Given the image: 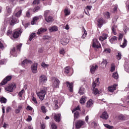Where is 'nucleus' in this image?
<instances>
[{
  "label": "nucleus",
  "mask_w": 129,
  "mask_h": 129,
  "mask_svg": "<svg viewBox=\"0 0 129 129\" xmlns=\"http://www.w3.org/2000/svg\"><path fill=\"white\" fill-rule=\"evenodd\" d=\"M21 48H22V44H20L17 46V50H19V51L21 50Z\"/></svg>",
  "instance_id": "63"
},
{
  "label": "nucleus",
  "mask_w": 129,
  "mask_h": 129,
  "mask_svg": "<svg viewBox=\"0 0 129 129\" xmlns=\"http://www.w3.org/2000/svg\"><path fill=\"white\" fill-rule=\"evenodd\" d=\"M24 94V89L22 90L18 94L19 96L20 97H22L23 96V94Z\"/></svg>",
  "instance_id": "53"
},
{
  "label": "nucleus",
  "mask_w": 129,
  "mask_h": 129,
  "mask_svg": "<svg viewBox=\"0 0 129 129\" xmlns=\"http://www.w3.org/2000/svg\"><path fill=\"white\" fill-rule=\"evenodd\" d=\"M27 64H32V61L25 59L22 62L21 65L23 67H25Z\"/></svg>",
  "instance_id": "18"
},
{
  "label": "nucleus",
  "mask_w": 129,
  "mask_h": 129,
  "mask_svg": "<svg viewBox=\"0 0 129 129\" xmlns=\"http://www.w3.org/2000/svg\"><path fill=\"white\" fill-rule=\"evenodd\" d=\"M109 115L107 113H103L102 114L100 117L101 118H102L103 119H107V118H108L109 117Z\"/></svg>",
  "instance_id": "30"
},
{
  "label": "nucleus",
  "mask_w": 129,
  "mask_h": 129,
  "mask_svg": "<svg viewBox=\"0 0 129 129\" xmlns=\"http://www.w3.org/2000/svg\"><path fill=\"white\" fill-rule=\"evenodd\" d=\"M115 70V66H114V64L112 63L111 66V72H113Z\"/></svg>",
  "instance_id": "45"
},
{
  "label": "nucleus",
  "mask_w": 129,
  "mask_h": 129,
  "mask_svg": "<svg viewBox=\"0 0 129 129\" xmlns=\"http://www.w3.org/2000/svg\"><path fill=\"white\" fill-rule=\"evenodd\" d=\"M61 114H55L54 116V120L56 121V122H59L61 121Z\"/></svg>",
  "instance_id": "15"
},
{
  "label": "nucleus",
  "mask_w": 129,
  "mask_h": 129,
  "mask_svg": "<svg viewBox=\"0 0 129 129\" xmlns=\"http://www.w3.org/2000/svg\"><path fill=\"white\" fill-rule=\"evenodd\" d=\"M11 54H12V55H13L14 54H15V53H16V47H13V49L11 50V51H10Z\"/></svg>",
  "instance_id": "51"
},
{
  "label": "nucleus",
  "mask_w": 129,
  "mask_h": 129,
  "mask_svg": "<svg viewBox=\"0 0 129 129\" xmlns=\"http://www.w3.org/2000/svg\"><path fill=\"white\" fill-rule=\"evenodd\" d=\"M105 18H107V19H109V12H106L105 13Z\"/></svg>",
  "instance_id": "59"
},
{
  "label": "nucleus",
  "mask_w": 129,
  "mask_h": 129,
  "mask_svg": "<svg viewBox=\"0 0 129 129\" xmlns=\"http://www.w3.org/2000/svg\"><path fill=\"white\" fill-rule=\"evenodd\" d=\"M31 96V99L32 101H33L35 104H38V101H37V99H36V97H35V93H32Z\"/></svg>",
  "instance_id": "25"
},
{
  "label": "nucleus",
  "mask_w": 129,
  "mask_h": 129,
  "mask_svg": "<svg viewBox=\"0 0 129 129\" xmlns=\"http://www.w3.org/2000/svg\"><path fill=\"white\" fill-rule=\"evenodd\" d=\"M16 87L17 86L16 85V84H12L6 88V90L9 92H13V90L16 89Z\"/></svg>",
  "instance_id": "8"
},
{
  "label": "nucleus",
  "mask_w": 129,
  "mask_h": 129,
  "mask_svg": "<svg viewBox=\"0 0 129 129\" xmlns=\"http://www.w3.org/2000/svg\"><path fill=\"white\" fill-rule=\"evenodd\" d=\"M118 119H119L120 120H124L125 118H124V116H123V115L121 114L118 116Z\"/></svg>",
  "instance_id": "46"
},
{
  "label": "nucleus",
  "mask_w": 129,
  "mask_h": 129,
  "mask_svg": "<svg viewBox=\"0 0 129 129\" xmlns=\"http://www.w3.org/2000/svg\"><path fill=\"white\" fill-rule=\"evenodd\" d=\"M39 20V17H35L33 18V21L31 22V25H35L37 23V21Z\"/></svg>",
  "instance_id": "36"
},
{
  "label": "nucleus",
  "mask_w": 129,
  "mask_h": 129,
  "mask_svg": "<svg viewBox=\"0 0 129 129\" xmlns=\"http://www.w3.org/2000/svg\"><path fill=\"white\" fill-rule=\"evenodd\" d=\"M117 19H118V16H115L114 18H113V19H112L113 23L116 22V21H117Z\"/></svg>",
  "instance_id": "58"
},
{
  "label": "nucleus",
  "mask_w": 129,
  "mask_h": 129,
  "mask_svg": "<svg viewBox=\"0 0 129 129\" xmlns=\"http://www.w3.org/2000/svg\"><path fill=\"white\" fill-rule=\"evenodd\" d=\"M98 68L97 65H93L90 66V72L92 74H94V72L96 71V69Z\"/></svg>",
  "instance_id": "13"
},
{
  "label": "nucleus",
  "mask_w": 129,
  "mask_h": 129,
  "mask_svg": "<svg viewBox=\"0 0 129 129\" xmlns=\"http://www.w3.org/2000/svg\"><path fill=\"white\" fill-rule=\"evenodd\" d=\"M48 81V79H47V77L44 75H42L39 77V82L40 83L42 84L43 83H46Z\"/></svg>",
  "instance_id": "9"
},
{
  "label": "nucleus",
  "mask_w": 129,
  "mask_h": 129,
  "mask_svg": "<svg viewBox=\"0 0 129 129\" xmlns=\"http://www.w3.org/2000/svg\"><path fill=\"white\" fill-rule=\"evenodd\" d=\"M111 50L109 48H105L104 50V52L105 53H110Z\"/></svg>",
  "instance_id": "54"
},
{
  "label": "nucleus",
  "mask_w": 129,
  "mask_h": 129,
  "mask_svg": "<svg viewBox=\"0 0 129 129\" xmlns=\"http://www.w3.org/2000/svg\"><path fill=\"white\" fill-rule=\"evenodd\" d=\"M69 43V39H66L63 41L61 42V44L63 45V46H65V45H67Z\"/></svg>",
  "instance_id": "39"
},
{
  "label": "nucleus",
  "mask_w": 129,
  "mask_h": 129,
  "mask_svg": "<svg viewBox=\"0 0 129 129\" xmlns=\"http://www.w3.org/2000/svg\"><path fill=\"white\" fill-rule=\"evenodd\" d=\"M41 109L43 113H46V112H47V110L46 109V107L45 106H42Z\"/></svg>",
  "instance_id": "44"
},
{
  "label": "nucleus",
  "mask_w": 129,
  "mask_h": 129,
  "mask_svg": "<svg viewBox=\"0 0 129 129\" xmlns=\"http://www.w3.org/2000/svg\"><path fill=\"white\" fill-rule=\"evenodd\" d=\"M93 105V100L90 99L89 101H87L86 103V106L88 108L91 107Z\"/></svg>",
  "instance_id": "23"
},
{
  "label": "nucleus",
  "mask_w": 129,
  "mask_h": 129,
  "mask_svg": "<svg viewBox=\"0 0 129 129\" xmlns=\"http://www.w3.org/2000/svg\"><path fill=\"white\" fill-rule=\"evenodd\" d=\"M7 36H9L10 37V38L12 39L13 38L12 35H13V30H12V28H9V30L7 31Z\"/></svg>",
  "instance_id": "26"
},
{
  "label": "nucleus",
  "mask_w": 129,
  "mask_h": 129,
  "mask_svg": "<svg viewBox=\"0 0 129 129\" xmlns=\"http://www.w3.org/2000/svg\"><path fill=\"white\" fill-rule=\"evenodd\" d=\"M11 110H12V107H7L6 108V112L9 113L10 112V111H11Z\"/></svg>",
  "instance_id": "57"
},
{
  "label": "nucleus",
  "mask_w": 129,
  "mask_h": 129,
  "mask_svg": "<svg viewBox=\"0 0 129 129\" xmlns=\"http://www.w3.org/2000/svg\"><path fill=\"white\" fill-rule=\"evenodd\" d=\"M48 29L50 32H56V31H58V28L55 26L50 27Z\"/></svg>",
  "instance_id": "24"
},
{
  "label": "nucleus",
  "mask_w": 129,
  "mask_h": 129,
  "mask_svg": "<svg viewBox=\"0 0 129 129\" xmlns=\"http://www.w3.org/2000/svg\"><path fill=\"white\" fill-rule=\"evenodd\" d=\"M79 93L80 95H83L85 93V89L81 87L79 89Z\"/></svg>",
  "instance_id": "29"
},
{
  "label": "nucleus",
  "mask_w": 129,
  "mask_h": 129,
  "mask_svg": "<svg viewBox=\"0 0 129 129\" xmlns=\"http://www.w3.org/2000/svg\"><path fill=\"white\" fill-rule=\"evenodd\" d=\"M40 4V0H34L33 2L34 5H39Z\"/></svg>",
  "instance_id": "56"
},
{
  "label": "nucleus",
  "mask_w": 129,
  "mask_h": 129,
  "mask_svg": "<svg viewBox=\"0 0 129 129\" xmlns=\"http://www.w3.org/2000/svg\"><path fill=\"white\" fill-rule=\"evenodd\" d=\"M41 66L43 68H46V67H48L49 66V64H47L46 63H45L44 62H42L41 63Z\"/></svg>",
  "instance_id": "55"
},
{
  "label": "nucleus",
  "mask_w": 129,
  "mask_h": 129,
  "mask_svg": "<svg viewBox=\"0 0 129 129\" xmlns=\"http://www.w3.org/2000/svg\"><path fill=\"white\" fill-rule=\"evenodd\" d=\"M116 86L117 85L114 84L113 86H111L108 87L109 92H113L114 90H116Z\"/></svg>",
  "instance_id": "12"
},
{
  "label": "nucleus",
  "mask_w": 129,
  "mask_h": 129,
  "mask_svg": "<svg viewBox=\"0 0 129 129\" xmlns=\"http://www.w3.org/2000/svg\"><path fill=\"white\" fill-rule=\"evenodd\" d=\"M51 127L52 129H57V125H56V124L54 123H52L51 125Z\"/></svg>",
  "instance_id": "48"
},
{
  "label": "nucleus",
  "mask_w": 129,
  "mask_h": 129,
  "mask_svg": "<svg viewBox=\"0 0 129 129\" xmlns=\"http://www.w3.org/2000/svg\"><path fill=\"white\" fill-rule=\"evenodd\" d=\"M54 109H58L59 107H60V103H59V101L57 99L54 100Z\"/></svg>",
  "instance_id": "16"
},
{
  "label": "nucleus",
  "mask_w": 129,
  "mask_h": 129,
  "mask_svg": "<svg viewBox=\"0 0 129 129\" xmlns=\"http://www.w3.org/2000/svg\"><path fill=\"white\" fill-rule=\"evenodd\" d=\"M21 34H22V30L20 29H16L13 34V37L14 39H18Z\"/></svg>",
  "instance_id": "5"
},
{
  "label": "nucleus",
  "mask_w": 129,
  "mask_h": 129,
  "mask_svg": "<svg viewBox=\"0 0 129 129\" xmlns=\"http://www.w3.org/2000/svg\"><path fill=\"white\" fill-rule=\"evenodd\" d=\"M84 124H85V122L84 121L79 120L76 123V128H80Z\"/></svg>",
  "instance_id": "10"
},
{
  "label": "nucleus",
  "mask_w": 129,
  "mask_h": 129,
  "mask_svg": "<svg viewBox=\"0 0 129 129\" xmlns=\"http://www.w3.org/2000/svg\"><path fill=\"white\" fill-rule=\"evenodd\" d=\"M0 101L2 103H7V99L4 97L1 98Z\"/></svg>",
  "instance_id": "41"
},
{
  "label": "nucleus",
  "mask_w": 129,
  "mask_h": 129,
  "mask_svg": "<svg viewBox=\"0 0 129 129\" xmlns=\"http://www.w3.org/2000/svg\"><path fill=\"white\" fill-rule=\"evenodd\" d=\"M49 15H51V11H50L49 10H46L44 11V17L45 18H47L48 16H49Z\"/></svg>",
  "instance_id": "35"
},
{
  "label": "nucleus",
  "mask_w": 129,
  "mask_h": 129,
  "mask_svg": "<svg viewBox=\"0 0 129 129\" xmlns=\"http://www.w3.org/2000/svg\"><path fill=\"white\" fill-rule=\"evenodd\" d=\"M116 28H117V26L116 25H113V26L112 27V31L114 35H116Z\"/></svg>",
  "instance_id": "38"
},
{
  "label": "nucleus",
  "mask_w": 129,
  "mask_h": 129,
  "mask_svg": "<svg viewBox=\"0 0 129 129\" xmlns=\"http://www.w3.org/2000/svg\"><path fill=\"white\" fill-rule=\"evenodd\" d=\"M66 84L70 91L72 92V91H73V83H70L69 82H67Z\"/></svg>",
  "instance_id": "17"
},
{
  "label": "nucleus",
  "mask_w": 129,
  "mask_h": 129,
  "mask_svg": "<svg viewBox=\"0 0 129 129\" xmlns=\"http://www.w3.org/2000/svg\"><path fill=\"white\" fill-rule=\"evenodd\" d=\"M45 21L47 23H52V22L54 21V18H53V17L49 16L47 17H45Z\"/></svg>",
  "instance_id": "21"
},
{
  "label": "nucleus",
  "mask_w": 129,
  "mask_h": 129,
  "mask_svg": "<svg viewBox=\"0 0 129 129\" xmlns=\"http://www.w3.org/2000/svg\"><path fill=\"white\" fill-rule=\"evenodd\" d=\"M38 63L35 62L31 66V70L33 73H37L38 72Z\"/></svg>",
  "instance_id": "11"
},
{
  "label": "nucleus",
  "mask_w": 129,
  "mask_h": 129,
  "mask_svg": "<svg viewBox=\"0 0 129 129\" xmlns=\"http://www.w3.org/2000/svg\"><path fill=\"white\" fill-rule=\"evenodd\" d=\"M83 32H84V33L83 35L82 36V39H85L86 36H87V32H86V30L84 28H83Z\"/></svg>",
  "instance_id": "37"
},
{
  "label": "nucleus",
  "mask_w": 129,
  "mask_h": 129,
  "mask_svg": "<svg viewBox=\"0 0 129 129\" xmlns=\"http://www.w3.org/2000/svg\"><path fill=\"white\" fill-rule=\"evenodd\" d=\"M22 10H19L17 13H16L15 16H12L10 19V25L11 26H13V25H15V24H17V23H19V20H18V18L19 17H21V14H22Z\"/></svg>",
  "instance_id": "1"
},
{
  "label": "nucleus",
  "mask_w": 129,
  "mask_h": 129,
  "mask_svg": "<svg viewBox=\"0 0 129 129\" xmlns=\"http://www.w3.org/2000/svg\"><path fill=\"white\" fill-rule=\"evenodd\" d=\"M85 101H86V97L83 96L80 99V102L81 104H84V103H85Z\"/></svg>",
  "instance_id": "33"
},
{
  "label": "nucleus",
  "mask_w": 129,
  "mask_h": 129,
  "mask_svg": "<svg viewBox=\"0 0 129 129\" xmlns=\"http://www.w3.org/2000/svg\"><path fill=\"white\" fill-rule=\"evenodd\" d=\"M52 86L54 88H59V85L60 84V81L59 79L53 78L52 79Z\"/></svg>",
  "instance_id": "4"
},
{
  "label": "nucleus",
  "mask_w": 129,
  "mask_h": 129,
  "mask_svg": "<svg viewBox=\"0 0 129 129\" xmlns=\"http://www.w3.org/2000/svg\"><path fill=\"white\" fill-rule=\"evenodd\" d=\"M97 22H98V27H102V25L104 23V20H103V18H100L98 20Z\"/></svg>",
  "instance_id": "20"
},
{
  "label": "nucleus",
  "mask_w": 129,
  "mask_h": 129,
  "mask_svg": "<svg viewBox=\"0 0 129 129\" xmlns=\"http://www.w3.org/2000/svg\"><path fill=\"white\" fill-rule=\"evenodd\" d=\"M99 82V78H97L96 80L93 82L92 85V87H93V93L95 95L98 94L99 93V91L98 89L95 88L96 87V85H98V83Z\"/></svg>",
  "instance_id": "3"
},
{
  "label": "nucleus",
  "mask_w": 129,
  "mask_h": 129,
  "mask_svg": "<svg viewBox=\"0 0 129 129\" xmlns=\"http://www.w3.org/2000/svg\"><path fill=\"white\" fill-rule=\"evenodd\" d=\"M46 31H47V29L41 28L40 29H38L37 34V35H40V34H42V33H44Z\"/></svg>",
  "instance_id": "27"
},
{
  "label": "nucleus",
  "mask_w": 129,
  "mask_h": 129,
  "mask_svg": "<svg viewBox=\"0 0 129 129\" xmlns=\"http://www.w3.org/2000/svg\"><path fill=\"white\" fill-rule=\"evenodd\" d=\"M45 127H46V125L45 124V123H42L41 125V129H45Z\"/></svg>",
  "instance_id": "64"
},
{
  "label": "nucleus",
  "mask_w": 129,
  "mask_h": 129,
  "mask_svg": "<svg viewBox=\"0 0 129 129\" xmlns=\"http://www.w3.org/2000/svg\"><path fill=\"white\" fill-rule=\"evenodd\" d=\"M27 121L30 122L32 120V117L31 116H28V118L26 119Z\"/></svg>",
  "instance_id": "61"
},
{
  "label": "nucleus",
  "mask_w": 129,
  "mask_h": 129,
  "mask_svg": "<svg viewBox=\"0 0 129 129\" xmlns=\"http://www.w3.org/2000/svg\"><path fill=\"white\" fill-rule=\"evenodd\" d=\"M63 12L64 16L67 17V16H69V15H70V13L71 11H70V9H68V8H66Z\"/></svg>",
  "instance_id": "28"
},
{
  "label": "nucleus",
  "mask_w": 129,
  "mask_h": 129,
  "mask_svg": "<svg viewBox=\"0 0 129 129\" xmlns=\"http://www.w3.org/2000/svg\"><path fill=\"white\" fill-rule=\"evenodd\" d=\"M123 37V34H120L119 35L118 40L120 41V40H121V39H122Z\"/></svg>",
  "instance_id": "62"
},
{
  "label": "nucleus",
  "mask_w": 129,
  "mask_h": 129,
  "mask_svg": "<svg viewBox=\"0 0 129 129\" xmlns=\"http://www.w3.org/2000/svg\"><path fill=\"white\" fill-rule=\"evenodd\" d=\"M117 40V37L113 36L109 39V41L110 42V43H111V44H113V43H114V42H115V41H116Z\"/></svg>",
  "instance_id": "31"
},
{
  "label": "nucleus",
  "mask_w": 129,
  "mask_h": 129,
  "mask_svg": "<svg viewBox=\"0 0 129 129\" xmlns=\"http://www.w3.org/2000/svg\"><path fill=\"white\" fill-rule=\"evenodd\" d=\"M112 77L114 79L117 80L118 78V74H117V72H115L113 73Z\"/></svg>",
  "instance_id": "40"
},
{
  "label": "nucleus",
  "mask_w": 129,
  "mask_h": 129,
  "mask_svg": "<svg viewBox=\"0 0 129 129\" xmlns=\"http://www.w3.org/2000/svg\"><path fill=\"white\" fill-rule=\"evenodd\" d=\"M118 55H116L117 60H120L121 59V53L120 52L117 53Z\"/></svg>",
  "instance_id": "47"
},
{
  "label": "nucleus",
  "mask_w": 129,
  "mask_h": 129,
  "mask_svg": "<svg viewBox=\"0 0 129 129\" xmlns=\"http://www.w3.org/2000/svg\"><path fill=\"white\" fill-rule=\"evenodd\" d=\"M12 14V8L10 7H6V11L5 12L6 16H10Z\"/></svg>",
  "instance_id": "19"
},
{
  "label": "nucleus",
  "mask_w": 129,
  "mask_h": 129,
  "mask_svg": "<svg viewBox=\"0 0 129 129\" xmlns=\"http://www.w3.org/2000/svg\"><path fill=\"white\" fill-rule=\"evenodd\" d=\"M38 11H40V7H39V6H37L33 10V12L34 13H36V12H38Z\"/></svg>",
  "instance_id": "49"
},
{
  "label": "nucleus",
  "mask_w": 129,
  "mask_h": 129,
  "mask_svg": "<svg viewBox=\"0 0 129 129\" xmlns=\"http://www.w3.org/2000/svg\"><path fill=\"white\" fill-rule=\"evenodd\" d=\"M59 53L61 55H64V54H65V50H64V48H61L59 51Z\"/></svg>",
  "instance_id": "52"
},
{
  "label": "nucleus",
  "mask_w": 129,
  "mask_h": 129,
  "mask_svg": "<svg viewBox=\"0 0 129 129\" xmlns=\"http://www.w3.org/2000/svg\"><path fill=\"white\" fill-rule=\"evenodd\" d=\"M46 93V88L41 89L39 92H36L37 96H38L39 99L41 101L44 100Z\"/></svg>",
  "instance_id": "2"
},
{
  "label": "nucleus",
  "mask_w": 129,
  "mask_h": 129,
  "mask_svg": "<svg viewBox=\"0 0 129 129\" xmlns=\"http://www.w3.org/2000/svg\"><path fill=\"white\" fill-rule=\"evenodd\" d=\"M127 44V41L126 40V39H125V38H124L122 44L120 45V46L121 47V48H125V47H126Z\"/></svg>",
  "instance_id": "32"
},
{
  "label": "nucleus",
  "mask_w": 129,
  "mask_h": 129,
  "mask_svg": "<svg viewBox=\"0 0 129 129\" xmlns=\"http://www.w3.org/2000/svg\"><path fill=\"white\" fill-rule=\"evenodd\" d=\"M12 79V76H8L5 78L2 82L0 83V85H5V84H7L8 83V81H10Z\"/></svg>",
  "instance_id": "7"
},
{
  "label": "nucleus",
  "mask_w": 129,
  "mask_h": 129,
  "mask_svg": "<svg viewBox=\"0 0 129 129\" xmlns=\"http://www.w3.org/2000/svg\"><path fill=\"white\" fill-rule=\"evenodd\" d=\"M70 70H71V69L69 67H66L64 68V73L65 74H68L70 73Z\"/></svg>",
  "instance_id": "34"
},
{
  "label": "nucleus",
  "mask_w": 129,
  "mask_h": 129,
  "mask_svg": "<svg viewBox=\"0 0 129 129\" xmlns=\"http://www.w3.org/2000/svg\"><path fill=\"white\" fill-rule=\"evenodd\" d=\"M106 65H107V60L103 59L101 63L100 64V67L104 69L106 67Z\"/></svg>",
  "instance_id": "14"
},
{
  "label": "nucleus",
  "mask_w": 129,
  "mask_h": 129,
  "mask_svg": "<svg viewBox=\"0 0 129 129\" xmlns=\"http://www.w3.org/2000/svg\"><path fill=\"white\" fill-rule=\"evenodd\" d=\"M93 47L96 49H98V48L101 47L100 43H99V42H98V40L96 39H94L93 40Z\"/></svg>",
  "instance_id": "6"
},
{
  "label": "nucleus",
  "mask_w": 129,
  "mask_h": 129,
  "mask_svg": "<svg viewBox=\"0 0 129 129\" xmlns=\"http://www.w3.org/2000/svg\"><path fill=\"white\" fill-rule=\"evenodd\" d=\"M80 115L78 113H75L74 114V118L75 119H77V118H78V117H79Z\"/></svg>",
  "instance_id": "60"
},
{
  "label": "nucleus",
  "mask_w": 129,
  "mask_h": 129,
  "mask_svg": "<svg viewBox=\"0 0 129 129\" xmlns=\"http://www.w3.org/2000/svg\"><path fill=\"white\" fill-rule=\"evenodd\" d=\"M80 108H79V106H78L77 107L74 108V109L72 110L73 113H74L75 111H76L77 110H80Z\"/></svg>",
  "instance_id": "50"
},
{
  "label": "nucleus",
  "mask_w": 129,
  "mask_h": 129,
  "mask_svg": "<svg viewBox=\"0 0 129 129\" xmlns=\"http://www.w3.org/2000/svg\"><path fill=\"white\" fill-rule=\"evenodd\" d=\"M104 125L105 127H106V128H108V129L113 128V126H111V125H109L108 124H104Z\"/></svg>",
  "instance_id": "43"
},
{
  "label": "nucleus",
  "mask_w": 129,
  "mask_h": 129,
  "mask_svg": "<svg viewBox=\"0 0 129 129\" xmlns=\"http://www.w3.org/2000/svg\"><path fill=\"white\" fill-rule=\"evenodd\" d=\"M108 36V35L107 34L104 33L103 34L102 36L99 37V39L100 41H104V40H106V39H107Z\"/></svg>",
  "instance_id": "22"
},
{
  "label": "nucleus",
  "mask_w": 129,
  "mask_h": 129,
  "mask_svg": "<svg viewBox=\"0 0 129 129\" xmlns=\"http://www.w3.org/2000/svg\"><path fill=\"white\" fill-rule=\"evenodd\" d=\"M35 37H36V33H32L30 35L29 41H32V40H33V39H34Z\"/></svg>",
  "instance_id": "42"
}]
</instances>
